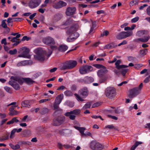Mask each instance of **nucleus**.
Here are the masks:
<instances>
[{
    "instance_id": "f257e3e1",
    "label": "nucleus",
    "mask_w": 150,
    "mask_h": 150,
    "mask_svg": "<svg viewBox=\"0 0 150 150\" xmlns=\"http://www.w3.org/2000/svg\"><path fill=\"white\" fill-rule=\"evenodd\" d=\"M35 51L36 53V55L34 56L35 58L41 62L46 61L52 52V51H50L47 54L45 50L41 48L36 49Z\"/></svg>"
},
{
    "instance_id": "f03ea898",
    "label": "nucleus",
    "mask_w": 150,
    "mask_h": 150,
    "mask_svg": "<svg viewBox=\"0 0 150 150\" xmlns=\"http://www.w3.org/2000/svg\"><path fill=\"white\" fill-rule=\"evenodd\" d=\"M77 64L76 61L70 60L63 63L60 68L61 70L71 69L74 67Z\"/></svg>"
},
{
    "instance_id": "7ed1b4c3",
    "label": "nucleus",
    "mask_w": 150,
    "mask_h": 150,
    "mask_svg": "<svg viewBox=\"0 0 150 150\" xmlns=\"http://www.w3.org/2000/svg\"><path fill=\"white\" fill-rule=\"evenodd\" d=\"M105 94L108 98L112 99L115 98L116 95V90L113 87H108L105 89Z\"/></svg>"
},
{
    "instance_id": "20e7f679",
    "label": "nucleus",
    "mask_w": 150,
    "mask_h": 150,
    "mask_svg": "<svg viewBox=\"0 0 150 150\" xmlns=\"http://www.w3.org/2000/svg\"><path fill=\"white\" fill-rule=\"evenodd\" d=\"M143 86V83H140L139 87H135L129 91L128 94V97L130 98H133L140 93L141 91Z\"/></svg>"
},
{
    "instance_id": "39448f33",
    "label": "nucleus",
    "mask_w": 150,
    "mask_h": 150,
    "mask_svg": "<svg viewBox=\"0 0 150 150\" xmlns=\"http://www.w3.org/2000/svg\"><path fill=\"white\" fill-rule=\"evenodd\" d=\"M81 110L79 109H76L70 112H67L64 114V115L69 117L70 120H74L76 117V115H79L81 112Z\"/></svg>"
},
{
    "instance_id": "423d86ee",
    "label": "nucleus",
    "mask_w": 150,
    "mask_h": 150,
    "mask_svg": "<svg viewBox=\"0 0 150 150\" xmlns=\"http://www.w3.org/2000/svg\"><path fill=\"white\" fill-rule=\"evenodd\" d=\"M29 52V48L26 47H23L19 50L18 53H22V54L18 55V57H19L29 58L30 56L28 55Z\"/></svg>"
},
{
    "instance_id": "0eeeda50",
    "label": "nucleus",
    "mask_w": 150,
    "mask_h": 150,
    "mask_svg": "<svg viewBox=\"0 0 150 150\" xmlns=\"http://www.w3.org/2000/svg\"><path fill=\"white\" fill-rule=\"evenodd\" d=\"M90 147L93 150H101L104 147L101 144L95 141H93L91 142Z\"/></svg>"
},
{
    "instance_id": "6e6552de",
    "label": "nucleus",
    "mask_w": 150,
    "mask_h": 150,
    "mask_svg": "<svg viewBox=\"0 0 150 150\" xmlns=\"http://www.w3.org/2000/svg\"><path fill=\"white\" fill-rule=\"evenodd\" d=\"M65 117L64 116H59L54 118L53 120L52 125L59 126L61 125L65 121Z\"/></svg>"
},
{
    "instance_id": "1a4fd4ad",
    "label": "nucleus",
    "mask_w": 150,
    "mask_h": 150,
    "mask_svg": "<svg viewBox=\"0 0 150 150\" xmlns=\"http://www.w3.org/2000/svg\"><path fill=\"white\" fill-rule=\"evenodd\" d=\"M132 31H123L117 35L116 38L118 39L121 40L130 36L132 35Z\"/></svg>"
},
{
    "instance_id": "9d476101",
    "label": "nucleus",
    "mask_w": 150,
    "mask_h": 150,
    "mask_svg": "<svg viewBox=\"0 0 150 150\" xmlns=\"http://www.w3.org/2000/svg\"><path fill=\"white\" fill-rule=\"evenodd\" d=\"M93 68L90 66L86 65L81 67L79 69V72L81 74H85L93 70Z\"/></svg>"
},
{
    "instance_id": "9b49d317",
    "label": "nucleus",
    "mask_w": 150,
    "mask_h": 150,
    "mask_svg": "<svg viewBox=\"0 0 150 150\" xmlns=\"http://www.w3.org/2000/svg\"><path fill=\"white\" fill-rule=\"evenodd\" d=\"M79 34L77 32L69 35V36L67 38V41L68 42H72L76 40L79 36Z\"/></svg>"
},
{
    "instance_id": "f8f14e48",
    "label": "nucleus",
    "mask_w": 150,
    "mask_h": 150,
    "mask_svg": "<svg viewBox=\"0 0 150 150\" xmlns=\"http://www.w3.org/2000/svg\"><path fill=\"white\" fill-rule=\"evenodd\" d=\"M76 9L74 7H69L66 9L65 13L66 15L70 16L75 14Z\"/></svg>"
},
{
    "instance_id": "ddd939ff",
    "label": "nucleus",
    "mask_w": 150,
    "mask_h": 150,
    "mask_svg": "<svg viewBox=\"0 0 150 150\" xmlns=\"http://www.w3.org/2000/svg\"><path fill=\"white\" fill-rule=\"evenodd\" d=\"M79 93L82 98H85L88 94V91L86 87H84L79 90Z\"/></svg>"
},
{
    "instance_id": "4468645a",
    "label": "nucleus",
    "mask_w": 150,
    "mask_h": 150,
    "mask_svg": "<svg viewBox=\"0 0 150 150\" xmlns=\"http://www.w3.org/2000/svg\"><path fill=\"white\" fill-rule=\"evenodd\" d=\"M9 81V84L12 86L16 90H18L20 88V87L16 81L14 79H11Z\"/></svg>"
},
{
    "instance_id": "2eb2a0df",
    "label": "nucleus",
    "mask_w": 150,
    "mask_h": 150,
    "mask_svg": "<svg viewBox=\"0 0 150 150\" xmlns=\"http://www.w3.org/2000/svg\"><path fill=\"white\" fill-rule=\"evenodd\" d=\"M78 27L79 26L77 24L73 25L70 28L67 30L66 31L67 34L69 35L74 32H76Z\"/></svg>"
},
{
    "instance_id": "dca6fc26",
    "label": "nucleus",
    "mask_w": 150,
    "mask_h": 150,
    "mask_svg": "<svg viewBox=\"0 0 150 150\" xmlns=\"http://www.w3.org/2000/svg\"><path fill=\"white\" fill-rule=\"evenodd\" d=\"M59 133L62 136H69L71 134L72 131L68 129H63L59 131Z\"/></svg>"
},
{
    "instance_id": "f3484780",
    "label": "nucleus",
    "mask_w": 150,
    "mask_h": 150,
    "mask_svg": "<svg viewBox=\"0 0 150 150\" xmlns=\"http://www.w3.org/2000/svg\"><path fill=\"white\" fill-rule=\"evenodd\" d=\"M43 42L45 44L48 45H54L55 43L54 39L50 37L44 38L43 40Z\"/></svg>"
},
{
    "instance_id": "a211bd4d",
    "label": "nucleus",
    "mask_w": 150,
    "mask_h": 150,
    "mask_svg": "<svg viewBox=\"0 0 150 150\" xmlns=\"http://www.w3.org/2000/svg\"><path fill=\"white\" fill-rule=\"evenodd\" d=\"M67 3L62 1L56 3L53 5V7L55 8L58 9L62 7L66 6Z\"/></svg>"
},
{
    "instance_id": "6ab92c4d",
    "label": "nucleus",
    "mask_w": 150,
    "mask_h": 150,
    "mask_svg": "<svg viewBox=\"0 0 150 150\" xmlns=\"http://www.w3.org/2000/svg\"><path fill=\"white\" fill-rule=\"evenodd\" d=\"M149 38L150 36H147L143 38H140L135 39L134 40V41L137 42H146L148 41Z\"/></svg>"
},
{
    "instance_id": "aec40b11",
    "label": "nucleus",
    "mask_w": 150,
    "mask_h": 150,
    "mask_svg": "<svg viewBox=\"0 0 150 150\" xmlns=\"http://www.w3.org/2000/svg\"><path fill=\"white\" fill-rule=\"evenodd\" d=\"M121 63V60H118L116 61L115 63V65L116 68L118 70H120L121 68H125L128 67V66L124 65H120Z\"/></svg>"
},
{
    "instance_id": "412c9836",
    "label": "nucleus",
    "mask_w": 150,
    "mask_h": 150,
    "mask_svg": "<svg viewBox=\"0 0 150 150\" xmlns=\"http://www.w3.org/2000/svg\"><path fill=\"white\" fill-rule=\"evenodd\" d=\"M38 4L36 0H31L29 3V6L31 8H33L38 6Z\"/></svg>"
},
{
    "instance_id": "4be33fe9",
    "label": "nucleus",
    "mask_w": 150,
    "mask_h": 150,
    "mask_svg": "<svg viewBox=\"0 0 150 150\" xmlns=\"http://www.w3.org/2000/svg\"><path fill=\"white\" fill-rule=\"evenodd\" d=\"M11 79H14L15 81L21 84L25 82V78H21L19 77L12 76Z\"/></svg>"
},
{
    "instance_id": "5701e85b",
    "label": "nucleus",
    "mask_w": 150,
    "mask_h": 150,
    "mask_svg": "<svg viewBox=\"0 0 150 150\" xmlns=\"http://www.w3.org/2000/svg\"><path fill=\"white\" fill-rule=\"evenodd\" d=\"M117 45L114 43H111L106 45L104 47V49H109L115 48Z\"/></svg>"
},
{
    "instance_id": "b1692460",
    "label": "nucleus",
    "mask_w": 150,
    "mask_h": 150,
    "mask_svg": "<svg viewBox=\"0 0 150 150\" xmlns=\"http://www.w3.org/2000/svg\"><path fill=\"white\" fill-rule=\"evenodd\" d=\"M64 96L63 94H61L58 95L56 97L55 101L57 103V104H59L61 102Z\"/></svg>"
},
{
    "instance_id": "393cba45",
    "label": "nucleus",
    "mask_w": 150,
    "mask_h": 150,
    "mask_svg": "<svg viewBox=\"0 0 150 150\" xmlns=\"http://www.w3.org/2000/svg\"><path fill=\"white\" fill-rule=\"evenodd\" d=\"M31 100H25L22 102L21 104L23 107H28L31 105Z\"/></svg>"
},
{
    "instance_id": "a878e982",
    "label": "nucleus",
    "mask_w": 150,
    "mask_h": 150,
    "mask_svg": "<svg viewBox=\"0 0 150 150\" xmlns=\"http://www.w3.org/2000/svg\"><path fill=\"white\" fill-rule=\"evenodd\" d=\"M100 69L98 71L97 74L99 77H102L103 74L108 72V70L105 69Z\"/></svg>"
},
{
    "instance_id": "bb28decb",
    "label": "nucleus",
    "mask_w": 150,
    "mask_h": 150,
    "mask_svg": "<svg viewBox=\"0 0 150 150\" xmlns=\"http://www.w3.org/2000/svg\"><path fill=\"white\" fill-rule=\"evenodd\" d=\"M62 15L59 13H57L54 16L53 20L54 22H57L60 20L62 17Z\"/></svg>"
},
{
    "instance_id": "cd10ccee",
    "label": "nucleus",
    "mask_w": 150,
    "mask_h": 150,
    "mask_svg": "<svg viewBox=\"0 0 150 150\" xmlns=\"http://www.w3.org/2000/svg\"><path fill=\"white\" fill-rule=\"evenodd\" d=\"M148 52V49L145 48L140 50L139 54L141 57H143L146 55Z\"/></svg>"
},
{
    "instance_id": "c85d7f7f",
    "label": "nucleus",
    "mask_w": 150,
    "mask_h": 150,
    "mask_svg": "<svg viewBox=\"0 0 150 150\" xmlns=\"http://www.w3.org/2000/svg\"><path fill=\"white\" fill-rule=\"evenodd\" d=\"M68 48V46L66 45H62L59 46L58 49L61 52H64Z\"/></svg>"
},
{
    "instance_id": "c756f323",
    "label": "nucleus",
    "mask_w": 150,
    "mask_h": 150,
    "mask_svg": "<svg viewBox=\"0 0 150 150\" xmlns=\"http://www.w3.org/2000/svg\"><path fill=\"white\" fill-rule=\"evenodd\" d=\"M76 129L79 131L81 134L82 135L84 134V131L86 129L84 127H75Z\"/></svg>"
},
{
    "instance_id": "7c9ffc66",
    "label": "nucleus",
    "mask_w": 150,
    "mask_h": 150,
    "mask_svg": "<svg viewBox=\"0 0 150 150\" xmlns=\"http://www.w3.org/2000/svg\"><path fill=\"white\" fill-rule=\"evenodd\" d=\"M48 112V109L45 107L42 108L40 111V113L42 115L45 114L47 113Z\"/></svg>"
},
{
    "instance_id": "2f4dec72",
    "label": "nucleus",
    "mask_w": 150,
    "mask_h": 150,
    "mask_svg": "<svg viewBox=\"0 0 150 150\" xmlns=\"http://www.w3.org/2000/svg\"><path fill=\"white\" fill-rule=\"evenodd\" d=\"M25 82L28 84H33L35 81L30 78H25Z\"/></svg>"
},
{
    "instance_id": "473e14b6",
    "label": "nucleus",
    "mask_w": 150,
    "mask_h": 150,
    "mask_svg": "<svg viewBox=\"0 0 150 150\" xmlns=\"http://www.w3.org/2000/svg\"><path fill=\"white\" fill-rule=\"evenodd\" d=\"M28 64L27 61L26 60L22 61L20 62H19L17 64V67H20L21 66H24Z\"/></svg>"
},
{
    "instance_id": "72a5a7b5",
    "label": "nucleus",
    "mask_w": 150,
    "mask_h": 150,
    "mask_svg": "<svg viewBox=\"0 0 150 150\" xmlns=\"http://www.w3.org/2000/svg\"><path fill=\"white\" fill-rule=\"evenodd\" d=\"M142 142H136L134 145L132 146L130 149V150H134L137 147L139 144H141Z\"/></svg>"
},
{
    "instance_id": "f704fd0d",
    "label": "nucleus",
    "mask_w": 150,
    "mask_h": 150,
    "mask_svg": "<svg viewBox=\"0 0 150 150\" xmlns=\"http://www.w3.org/2000/svg\"><path fill=\"white\" fill-rule=\"evenodd\" d=\"M9 145L11 148L13 150H16L20 148L19 145L18 144L14 145L12 144H9Z\"/></svg>"
},
{
    "instance_id": "c9c22d12",
    "label": "nucleus",
    "mask_w": 150,
    "mask_h": 150,
    "mask_svg": "<svg viewBox=\"0 0 150 150\" xmlns=\"http://www.w3.org/2000/svg\"><path fill=\"white\" fill-rule=\"evenodd\" d=\"M17 129L15 128L13 129L11 132V134L10 136V139H13L15 136V133L16 132Z\"/></svg>"
},
{
    "instance_id": "e433bc0d",
    "label": "nucleus",
    "mask_w": 150,
    "mask_h": 150,
    "mask_svg": "<svg viewBox=\"0 0 150 150\" xmlns=\"http://www.w3.org/2000/svg\"><path fill=\"white\" fill-rule=\"evenodd\" d=\"M108 128L109 129H113L115 130H117V129L116 128L112 125H108L105 127L104 128V129Z\"/></svg>"
},
{
    "instance_id": "4c0bfd02",
    "label": "nucleus",
    "mask_w": 150,
    "mask_h": 150,
    "mask_svg": "<svg viewBox=\"0 0 150 150\" xmlns=\"http://www.w3.org/2000/svg\"><path fill=\"white\" fill-rule=\"evenodd\" d=\"M21 36L20 34H17L16 37L12 38L11 41L13 42H16L17 40V38H20Z\"/></svg>"
},
{
    "instance_id": "58836bf2",
    "label": "nucleus",
    "mask_w": 150,
    "mask_h": 150,
    "mask_svg": "<svg viewBox=\"0 0 150 150\" xmlns=\"http://www.w3.org/2000/svg\"><path fill=\"white\" fill-rule=\"evenodd\" d=\"M64 95L67 96H71L73 95L72 92L69 90H67L64 92Z\"/></svg>"
},
{
    "instance_id": "ea45409f",
    "label": "nucleus",
    "mask_w": 150,
    "mask_h": 150,
    "mask_svg": "<svg viewBox=\"0 0 150 150\" xmlns=\"http://www.w3.org/2000/svg\"><path fill=\"white\" fill-rule=\"evenodd\" d=\"M145 33V31L144 30L139 31L137 33V35L138 37L143 36Z\"/></svg>"
},
{
    "instance_id": "a19ab883",
    "label": "nucleus",
    "mask_w": 150,
    "mask_h": 150,
    "mask_svg": "<svg viewBox=\"0 0 150 150\" xmlns=\"http://www.w3.org/2000/svg\"><path fill=\"white\" fill-rule=\"evenodd\" d=\"M93 65L98 69H105V67L104 66L100 64H94Z\"/></svg>"
},
{
    "instance_id": "79ce46f5",
    "label": "nucleus",
    "mask_w": 150,
    "mask_h": 150,
    "mask_svg": "<svg viewBox=\"0 0 150 150\" xmlns=\"http://www.w3.org/2000/svg\"><path fill=\"white\" fill-rule=\"evenodd\" d=\"M74 95L76 96V98L77 100L81 101H83L84 100L81 98L80 96L76 93H75Z\"/></svg>"
},
{
    "instance_id": "37998d69",
    "label": "nucleus",
    "mask_w": 150,
    "mask_h": 150,
    "mask_svg": "<svg viewBox=\"0 0 150 150\" xmlns=\"http://www.w3.org/2000/svg\"><path fill=\"white\" fill-rule=\"evenodd\" d=\"M6 20L5 19L3 20L1 22V25L3 28H5L7 27V24L6 23Z\"/></svg>"
},
{
    "instance_id": "c03bdc74",
    "label": "nucleus",
    "mask_w": 150,
    "mask_h": 150,
    "mask_svg": "<svg viewBox=\"0 0 150 150\" xmlns=\"http://www.w3.org/2000/svg\"><path fill=\"white\" fill-rule=\"evenodd\" d=\"M85 79L88 83H91L94 81L93 78L91 77H87L85 78Z\"/></svg>"
},
{
    "instance_id": "a18cd8bd",
    "label": "nucleus",
    "mask_w": 150,
    "mask_h": 150,
    "mask_svg": "<svg viewBox=\"0 0 150 150\" xmlns=\"http://www.w3.org/2000/svg\"><path fill=\"white\" fill-rule=\"evenodd\" d=\"M120 69H121L122 74L123 76H125L127 72L128 69H124V68H121Z\"/></svg>"
},
{
    "instance_id": "49530a36",
    "label": "nucleus",
    "mask_w": 150,
    "mask_h": 150,
    "mask_svg": "<svg viewBox=\"0 0 150 150\" xmlns=\"http://www.w3.org/2000/svg\"><path fill=\"white\" fill-rule=\"evenodd\" d=\"M91 104L90 103H88L86 104L83 108V109H85L87 108H90L91 106Z\"/></svg>"
},
{
    "instance_id": "de8ad7c7",
    "label": "nucleus",
    "mask_w": 150,
    "mask_h": 150,
    "mask_svg": "<svg viewBox=\"0 0 150 150\" xmlns=\"http://www.w3.org/2000/svg\"><path fill=\"white\" fill-rule=\"evenodd\" d=\"M4 89L7 92L11 93H12V91L11 88L8 87L6 86L4 87Z\"/></svg>"
},
{
    "instance_id": "09e8293b",
    "label": "nucleus",
    "mask_w": 150,
    "mask_h": 150,
    "mask_svg": "<svg viewBox=\"0 0 150 150\" xmlns=\"http://www.w3.org/2000/svg\"><path fill=\"white\" fill-rule=\"evenodd\" d=\"M73 21V20L71 18L68 19L66 21L65 23V25H67L71 24Z\"/></svg>"
},
{
    "instance_id": "8fccbe9b",
    "label": "nucleus",
    "mask_w": 150,
    "mask_h": 150,
    "mask_svg": "<svg viewBox=\"0 0 150 150\" xmlns=\"http://www.w3.org/2000/svg\"><path fill=\"white\" fill-rule=\"evenodd\" d=\"M17 52V50L16 49H14L13 50H10L9 51V53L11 55L16 54Z\"/></svg>"
},
{
    "instance_id": "3c124183",
    "label": "nucleus",
    "mask_w": 150,
    "mask_h": 150,
    "mask_svg": "<svg viewBox=\"0 0 150 150\" xmlns=\"http://www.w3.org/2000/svg\"><path fill=\"white\" fill-rule=\"evenodd\" d=\"M109 34V32L107 30L104 31L101 35V36L103 37L104 36H107Z\"/></svg>"
},
{
    "instance_id": "603ef678",
    "label": "nucleus",
    "mask_w": 150,
    "mask_h": 150,
    "mask_svg": "<svg viewBox=\"0 0 150 150\" xmlns=\"http://www.w3.org/2000/svg\"><path fill=\"white\" fill-rule=\"evenodd\" d=\"M62 110L61 109H58L56 110L54 112V114L56 115L61 114L62 112Z\"/></svg>"
},
{
    "instance_id": "864d4df0",
    "label": "nucleus",
    "mask_w": 150,
    "mask_h": 150,
    "mask_svg": "<svg viewBox=\"0 0 150 150\" xmlns=\"http://www.w3.org/2000/svg\"><path fill=\"white\" fill-rule=\"evenodd\" d=\"M139 18L138 17H136L133 19L131 21V22L132 23H135L138 21Z\"/></svg>"
},
{
    "instance_id": "5fc2aeb1",
    "label": "nucleus",
    "mask_w": 150,
    "mask_h": 150,
    "mask_svg": "<svg viewBox=\"0 0 150 150\" xmlns=\"http://www.w3.org/2000/svg\"><path fill=\"white\" fill-rule=\"evenodd\" d=\"M148 70L149 69H144L141 71L140 74H144L147 72V74H150V73H149V72Z\"/></svg>"
},
{
    "instance_id": "6e6d98bb",
    "label": "nucleus",
    "mask_w": 150,
    "mask_h": 150,
    "mask_svg": "<svg viewBox=\"0 0 150 150\" xmlns=\"http://www.w3.org/2000/svg\"><path fill=\"white\" fill-rule=\"evenodd\" d=\"M17 114V112L14 110L13 111L10 112L9 113V115L11 116H14Z\"/></svg>"
},
{
    "instance_id": "4d7b16f0",
    "label": "nucleus",
    "mask_w": 150,
    "mask_h": 150,
    "mask_svg": "<svg viewBox=\"0 0 150 150\" xmlns=\"http://www.w3.org/2000/svg\"><path fill=\"white\" fill-rule=\"evenodd\" d=\"M92 118L94 119H97L98 118H100L101 120H103V119L101 117L100 115L96 116V115H93L91 116Z\"/></svg>"
},
{
    "instance_id": "13d9d810",
    "label": "nucleus",
    "mask_w": 150,
    "mask_h": 150,
    "mask_svg": "<svg viewBox=\"0 0 150 150\" xmlns=\"http://www.w3.org/2000/svg\"><path fill=\"white\" fill-rule=\"evenodd\" d=\"M13 21H20L21 20H23V19L19 18H13Z\"/></svg>"
},
{
    "instance_id": "bf43d9fd",
    "label": "nucleus",
    "mask_w": 150,
    "mask_h": 150,
    "mask_svg": "<svg viewBox=\"0 0 150 150\" xmlns=\"http://www.w3.org/2000/svg\"><path fill=\"white\" fill-rule=\"evenodd\" d=\"M59 104H57V103H56V102H55L54 104L53 105V107L54 108V110L56 109H58L59 108Z\"/></svg>"
},
{
    "instance_id": "052dcab7",
    "label": "nucleus",
    "mask_w": 150,
    "mask_h": 150,
    "mask_svg": "<svg viewBox=\"0 0 150 150\" xmlns=\"http://www.w3.org/2000/svg\"><path fill=\"white\" fill-rule=\"evenodd\" d=\"M31 39L30 38L28 37L27 36H24L23 37L22 40V41H24L25 40H27V41H28L29 40H30Z\"/></svg>"
},
{
    "instance_id": "680f3d73",
    "label": "nucleus",
    "mask_w": 150,
    "mask_h": 150,
    "mask_svg": "<svg viewBox=\"0 0 150 150\" xmlns=\"http://www.w3.org/2000/svg\"><path fill=\"white\" fill-rule=\"evenodd\" d=\"M108 116L109 117L111 118L112 119L115 120H117L118 119V118L115 116H112V115H108Z\"/></svg>"
},
{
    "instance_id": "e2e57ef3",
    "label": "nucleus",
    "mask_w": 150,
    "mask_h": 150,
    "mask_svg": "<svg viewBox=\"0 0 150 150\" xmlns=\"http://www.w3.org/2000/svg\"><path fill=\"white\" fill-rule=\"evenodd\" d=\"M101 105V103L97 102L94 103L92 107L94 108L95 107H98Z\"/></svg>"
},
{
    "instance_id": "0e129e2a",
    "label": "nucleus",
    "mask_w": 150,
    "mask_h": 150,
    "mask_svg": "<svg viewBox=\"0 0 150 150\" xmlns=\"http://www.w3.org/2000/svg\"><path fill=\"white\" fill-rule=\"evenodd\" d=\"M7 23H11V22H13V20L12 18H8L7 20H6Z\"/></svg>"
},
{
    "instance_id": "69168bd1",
    "label": "nucleus",
    "mask_w": 150,
    "mask_h": 150,
    "mask_svg": "<svg viewBox=\"0 0 150 150\" xmlns=\"http://www.w3.org/2000/svg\"><path fill=\"white\" fill-rule=\"evenodd\" d=\"M122 111L120 109H117L115 110V112L116 114H119L122 112Z\"/></svg>"
},
{
    "instance_id": "338daca9",
    "label": "nucleus",
    "mask_w": 150,
    "mask_h": 150,
    "mask_svg": "<svg viewBox=\"0 0 150 150\" xmlns=\"http://www.w3.org/2000/svg\"><path fill=\"white\" fill-rule=\"evenodd\" d=\"M77 87L76 85L73 84L71 86V89L72 91H75Z\"/></svg>"
},
{
    "instance_id": "774afa93",
    "label": "nucleus",
    "mask_w": 150,
    "mask_h": 150,
    "mask_svg": "<svg viewBox=\"0 0 150 150\" xmlns=\"http://www.w3.org/2000/svg\"><path fill=\"white\" fill-rule=\"evenodd\" d=\"M146 12L147 14L150 16V6H149L147 8Z\"/></svg>"
}]
</instances>
